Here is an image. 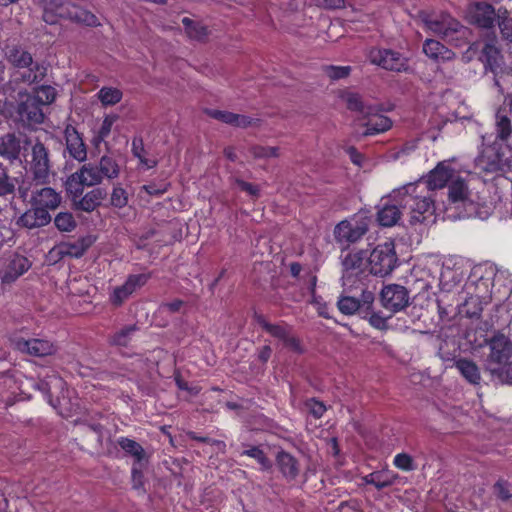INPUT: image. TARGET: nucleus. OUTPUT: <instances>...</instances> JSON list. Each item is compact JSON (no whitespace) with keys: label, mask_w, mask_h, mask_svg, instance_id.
<instances>
[{"label":"nucleus","mask_w":512,"mask_h":512,"mask_svg":"<svg viewBox=\"0 0 512 512\" xmlns=\"http://www.w3.org/2000/svg\"><path fill=\"white\" fill-rule=\"evenodd\" d=\"M393 200L409 216L410 224L422 223L426 214L431 215L434 210V201L422 182L409 183L393 191Z\"/></svg>","instance_id":"obj_1"},{"label":"nucleus","mask_w":512,"mask_h":512,"mask_svg":"<svg viewBox=\"0 0 512 512\" xmlns=\"http://www.w3.org/2000/svg\"><path fill=\"white\" fill-rule=\"evenodd\" d=\"M489 354L485 360V370L492 378L502 383L512 384V342L502 333L494 334L486 341Z\"/></svg>","instance_id":"obj_2"},{"label":"nucleus","mask_w":512,"mask_h":512,"mask_svg":"<svg viewBox=\"0 0 512 512\" xmlns=\"http://www.w3.org/2000/svg\"><path fill=\"white\" fill-rule=\"evenodd\" d=\"M419 18L431 33L456 47H462L469 42L470 29L447 13L435 14L421 11Z\"/></svg>","instance_id":"obj_3"},{"label":"nucleus","mask_w":512,"mask_h":512,"mask_svg":"<svg viewBox=\"0 0 512 512\" xmlns=\"http://www.w3.org/2000/svg\"><path fill=\"white\" fill-rule=\"evenodd\" d=\"M28 149L25 151L27 173L36 186L49 183L52 174V160L49 148L38 138L25 137Z\"/></svg>","instance_id":"obj_4"},{"label":"nucleus","mask_w":512,"mask_h":512,"mask_svg":"<svg viewBox=\"0 0 512 512\" xmlns=\"http://www.w3.org/2000/svg\"><path fill=\"white\" fill-rule=\"evenodd\" d=\"M7 61L17 69L15 77L17 81L26 84L41 82L46 75V67L33 60L30 52L20 45H7L5 48Z\"/></svg>","instance_id":"obj_5"},{"label":"nucleus","mask_w":512,"mask_h":512,"mask_svg":"<svg viewBox=\"0 0 512 512\" xmlns=\"http://www.w3.org/2000/svg\"><path fill=\"white\" fill-rule=\"evenodd\" d=\"M482 140V149L475 159V164L480 170L495 173L512 167L509 146L499 141H490L486 136H483Z\"/></svg>","instance_id":"obj_6"},{"label":"nucleus","mask_w":512,"mask_h":512,"mask_svg":"<svg viewBox=\"0 0 512 512\" xmlns=\"http://www.w3.org/2000/svg\"><path fill=\"white\" fill-rule=\"evenodd\" d=\"M480 60L484 65L485 73H491L494 85L502 89V82L508 74L503 55L497 46V39L486 40L481 51Z\"/></svg>","instance_id":"obj_7"},{"label":"nucleus","mask_w":512,"mask_h":512,"mask_svg":"<svg viewBox=\"0 0 512 512\" xmlns=\"http://www.w3.org/2000/svg\"><path fill=\"white\" fill-rule=\"evenodd\" d=\"M368 260L369 272L375 276L389 275L397 265V256L392 242H386L375 247Z\"/></svg>","instance_id":"obj_8"},{"label":"nucleus","mask_w":512,"mask_h":512,"mask_svg":"<svg viewBox=\"0 0 512 512\" xmlns=\"http://www.w3.org/2000/svg\"><path fill=\"white\" fill-rule=\"evenodd\" d=\"M102 181L96 164L87 163L67 178L65 186L72 198H77L83 194L84 187H93Z\"/></svg>","instance_id":"obj_9"},{"label":"nucleus","mask_w":512,"mask_h":512,"mask_svg":"<svg viewBox=\"0 0 512 512\" xmlns=\"http://www.w3.org/2000/svg\"><path fill=\"white\" fill-rule=\"evenodd\" d=\"M341 264L343 286L352 287L367 276L368 260L363 250L347 253Z\"/></svg>","instance_id":"obj_10"},{"label":"nucleus","mask_w":512,"mask_h":512,"mask_svg":"<svg viewBox=\"0 0 512 512\" xmlns=\"http://www.w3.org/2000/svg\"><path fill=\"white\" fill-rule=\"evenodd\" d=\"M368 59L371 64L389 71L402 72L408 69L407 58L392 49L372 48L368 52Z\"/></svg>","instance_id":"obj_11"},{"label":"nucleus","mask_w":512,"mask_h":512,"mask_svg":"<svg viewBox=\"0 0 512 512\" xmlns=\"http://www.w3.org/2000/svg\"><path fill=\"white\" fill-rule=\"evenodd\" d=\"M254 319L267 333L280 340L291 351H302L299 340L292 334L290 326L284 323H270L263 315L255 313Z\"/></svg>","instance_id":"obj_12"},{"label":"nucleus","mask_w":512,"mask_h":512,"mask_svg":"<svg viewBox=\"0 0 512 512\" xmlns=\"http://www.w3.org/2000/svg\"><path fill=\"white\" fill-rule=\"evenodd\" d=\"M10 342L15 350L35 357L50 356L57 351L56 346L45 339L34 338L26 340L22 337H12Z\"/></svg>","instance_id":"obj_13"},{"label":"nucleus","mask_w":512,"mask_h":512,"mask_svg":"<svg viewBox=\"0 0 512 512\" xmlns=\"http://www.w3.org/2000/svg\"><path fill=\"white\" fill-rule=\"evenodd\" d=\"M410 296L406 287L399 284H389L382 288L381 303L391 312H399L409 305Z\"/></svg>","instance_id":"obj_14"},{"label":"nucleus","mask_w":512,"mask_h":512,"mask_svg":"<svg viewBox=\"0 0 512 512\" xmlns=\"http://www.w3.org/2000/svg\"><path fill=\"white\" fill-rule=\"evenodd\" d=\"M469 22L484 29L494 27L495 22L499 25V10L486 2L473 4L468 10Z\"/></svg>","instance_id":"obj_15"},{"label":"nucleus","mask_w":512,"mask_h":512,"mask_svg":"<svg viewBox=\"0 0 512 512\" xmlns=\"http://www.w3.org/2000/svg\"><path fill=\"white\" fill-rule=\"evenodd\" d=\"M368 231V225L364 221L351 223L347 220L338 223L334 229L335 240L342 245L359 241Z\"/></svg>","instance_id":"obj_16"},{"label":"nucleus","mask_w":512,"mask_h":512,"mask_svg":"<svg viewBox=\"0 0 512 512\" xmlns=\"http://www.w3.org/2000/svg\"><path fill=\"white\" fill-rule=\"evenodd\" d=\"M453 178L454 170L448 165L446 161H443L439 162L436 167L419 182L423 183V186L426 190L434 191L445 187L448 181H452Z\"/></svg>","instance_id":"obj_17"},{"label":"nucleus","mask_w":512,"mask_h":512,"mask_svg":"<svg viewBox=\"0 0 512 512\" xmlns=\"http://www.w3.org/2000/svg\"><path fill=\"white\" fill-rule=\"evenodd\" d=\"M40 188H33L30 195V204L46 209L50 213L51 210H56L62 201L60 193L56 192L53 188L41 185Z\"/></svg>","instance_id":"obj_18"},{"label":"nucleus","mask_w":512,"mask_h":512,"mask_svg":"<svg viewBox=\"0 0 512 512\" xmlns=\"http://www.w3.org/2000/svg\"><path fill=\"white\" fill-rule=\"evenodd\" d=\"M25 137H17L14 133H7L0 137V156L13 163L20 158L21 151L28 149Z\"/></svg>","instance_id":"obj_19"},{"label":"nucleus","mask_w":512,"mask_h":512,"mask_svg":"<svg viewBox=\"0 0 512 512\" xmlns=\"http://www.w3.org/2000/svg\"><path fill=\"white\" fill-rule=\"evenodd\" d=\"M52 221L48 210L31 205L16 221V225L29 230L47 226Z\"/></svg>","instance_id":"obj_20"},{"label":"nucleus","mask_w":512,"mask_h":512,"mask_svg":"<svg viewBox=\"0 0 512 512\" xmlns=\"http://www.w3.org/2000/svg\"><path fill=\"white\" fill-rule=\"evenodd\" d=\"M66 142V151L70 157L78 162H84L87 159V149L82 136L75 127L68 125L64 130Z\"/></svg>","instance_id":"obj_21"},{"label":"nucleus","mask_w":512,"mask_h":512,"mask_svg":"<svg viewBox=\"0 0 512 512\" xmlns=\"http://www.w3.org/2000/svg\"><path fill=\"white\" fill-rule=\"evenodd\" d=\"M31 266L30 261L22 256L13 255L6 267L1 272V280L5 284H11L23 275Z\"/></svg>","instance_id":"obj_22"},{"label":"nucleus","mask_w":512,"mask_h":512,"mask_svg":"<svg viewBox=\"0 0 512 512\" xmlns=\"http://www.w3.org/2000/svg\"><path fill=\"white\" fill-rule=\"evenodd\" d=\"M405 214L402 207L393 200V193L390 195V201L384 203L377 212V220L381 226L392 227L398 223L401 215Z\"/></svg>","instance_id":"obj_23"},{"label":"nucleus","mask_w":512,"mask_h":512,"mask_svg":"<svg viewBox=\"0 0 512 512\" xmlns=\"http://www.w3.org/2000/svg\"><path fill=\"white\" fill-rule=\"evenodd\" d=\"M42 107L43 106L37 102V99L28 96L26 100L19 105L18 112L21 119L26 121L29 125L40 124L44 120Z\"/></svg>","instance_id":"obj_24"},{"label":"nucleus","mask_w":512,"mask_h":512,"mask_svg":"<svg viewBox=\"0 0 512 512\" xmlns=\"http://www.w3.org/2000/svg\"><path fill=\"white\" fill-rule=\"evenodd\" d=\"M276 465L282 476L289 481L296 479L299 475V461L292 454L284 450L277 453Z\"/></svg>","instance_id":"obj_25"},{"label":"nucleus","mask_w":512,"mask_h":512,"mask_svg":"<svg viewBox=\"0 0 512 512\" xmlns=\"http://www.w3.org/2000/svg\"><path fill=\"white\" fill-rule=\"evenodd\" d=\"M106 197V191L102 188H95L87 192L85 195L73 198L74 205L77 210L84 212H92L100 206Z\"/></svg>","instance_id":"obj_26"},{"label":"nucleus","mask_w":512,"mask_h":512,"mask_svg":"<svg viewBox=\"0 0 512 512\" xmlns=\"http://www.w3.org/2000/svg\"><path fill=\"white\" fill-rule=\"evenodd\" d=\"M379 109L374 106V115L364 116L365 131L363 136H371L388 131L392 127V120L384 115L378 114Z\"/></svg>","instance_id":"obj_27"},{"label":"nucleus","mask_w":512,"mask_h":512,"mask_svg":"<svg viewBox=\"0 0 512 512\" xmlns=\"http://www.w3.org/2000/svg\"><path fill=\"white\" fill-rule=\"evenodd\" d=\"M423 52L427 57L435 61L446 62L451 61L456 57L452 50L435 39H426L424 41Z\"/></svg>","instance_id":"obj_28"},{"label":"nucleus","mask_w":512,"mask_h":512,"mask_svg":"<svg viewBox=\"0 0 512 512\" xmlns=\"http://www.w3.org/2000/svg\"><path fill=\"white\" fill-rule=\"evenodd\" d=\"M494 141L507 142L512 136V121L504 109H498L494 119Z\"/></svg>","instance_id":"obj_29"},{"label":"nucleus","mask_w":512,"mask_h":512,"mask_svg":"<svg viewBox=\"0 0 512 512\" xmlns=\"http://www.w3.org/2000/svg\"><path fill=\"white\" fill-rule=\"evenodd\" d=\"M120 448L129 456L134 458L133 464H139V466H145L148 463V455L144 448L135 440L120 437L117 440Z\"/></svg>","instance_id":"obj_30"},{"label":"nucleus","mask_w":512,"mask_h":512,"mask_svg":"<svg viewBox=\"0 0 512 512\" xmlns=\"http://www.w3.org/2000/svg\"><path fill=\"white\" fill-rule=\"evenodd\" d=\"M341 98L346 103L348 110L357 112L364 116L374 115V106L364 103L362 96L352 91H345L342 93Z\"/></svg>","instance_id":"obj_31"},{"label":"nucleus","mask_w":512,"mask_h":512,"mask_svg":"<svg viewBox=\"0 0 512 512\" xmlns=\"http://www.w3.org/2000/svg\"><path fill=\"white\" fill-rule=\"evenodd\" d=\"M89 244L84 239H79L76 242H63L53 248L52 252L56 253L60 258L69 256L80 258L88 249Z\"/></svg>","instance_id":"obj_32"},{"label":"nucleus","mask_w":512,"mask_h":512,"mask_svg":"<svg viewBox=\"0 0 512 512\" xmlns=\"http://www.w3.org/2000/svg\"><path fill=\"white\" fill-rule=\"evenodd\" d=\"M449 200L453 203H464L470 197V191L467 183L460 177H454L449 185Z\"/></svg>","instance_id":"obj_33"},{"label":"nucleus","mask_w":512,"mask_h":512,"mask_svg":"<svg viewBox=\"0 0 512 512\" xmlns=\"http://www.w3.org/2000/svg\"><path fill=\"white\" fill-rule=\"evenodd\" d=\"M182 24L187 36L196 41H204L208 37V28L201 22L194 21L188 17L182 19Z\"/></svg>","instance_id":"obj_34"},{"label":"nucleus","mask_w":512,"mask_h":512,"mask_svg":"<svg viewBox=\"0 0 512 512\" xmlns=\"http://www.w3.org/2000/svg\"><path fill=\"white\" fill-rule=\"evenodd\" d=\"M96 166L102 179L113 180L120 174V167L117 161L110 156L103 155Z\"/></svg>","instance_id":"obj_35"},{"label":"nucleus","mask_w":512,"mask_h":512,"mask_svg":"<svg viewBox=\"0 0 512 512\" xmlns=\"http://www.w3.org/2000/svg\"><path fill=\"white\" fill-rule=\"evenodd\" d=\"M456 368L468 382L471 384H479L481 376L476 363L467 359H459L456 362Z\"/></svg>","instance_id":"obj_36"},{"label":"nucleus","mask_w":512,"mask_h":512,"mask_svg":"<svg viewBox=\"0 0 512 512\" xmlns=\"http://www.w3.org/2000/svg\"><path fill=\"white\" fill-rule=\"evenodd\" d=\"M72 9V22L77 24H82L89 27H98L101 25L100 21L92 12L83 9L82 7L75 4V7H71Z\"/></svg>","instance_id":"obj_37"},{"label":"nucleus","mask_w":512,"mask_h":512,"mask_svg":"<svg viewBox=\"0 0 512 512\" xmlns=\"http://www.w3.org/2000/svg\"><path fill=\"white\" fill-rule=\"evenodd\" d=\"M137 329L138 328L136 325L126 326L113 334L110 337L109 342L115 346L127 347L130 344L132 336L137 331Z\"/></svg>","instance_id":"obj_38"},{"label":"nucleus","mask_w":512,"mask_h":512,"mask_svg":"<svg viewBox=\"0 0 512 512\" xmlns=\"http://www.w3.org/2000/svg\"><path fill=\"white\" fill-rule=\"evenodd\" d=\"M97 96L104 106H112L121 101L123 94L118 88L102 87Z\"/></svg>","instance_id":"obj_39"},{"label":"nucleus","mask_w":512,"mask_h":512,"mask_svg":"<svg viewBox=\"0 0 512 512\" xmlns=\"http://www.w3.org/2000/svg\"><path fill=\"white\" fill-rule=\"evenodd\" d=\"M240 455L255 459L261 466L262 470H269L272 467V462L259 446H248V448L243 450Z\"/></svg>","instance_id":"obj_40"},{"label":"nucleus","mask_w":512,"mask_h":512,"mask_svg":"<svg viewBox=\"0 0 512 512\" xmlns=\"http://www.w3.org/2000/svg\"><path fill=\"white\" fill-rule=\"evenodd\" d=\"M16 189V180L12 178L6 167L0 164V197L13 195Z\"/></svg>","instance_id":"obj_41"},{"label":"nucleus","mask_w":512,"mask_h":512,"mask_svg":"<svg viewBox=\"0 0 512 512\" xmlns=\"http://www.w3.org/2000/svg\"><path fill=\"white\" fill-rule=\"evenodd\" d=\"M56 228L61 232H71L76 226V220L70 212H60L54 218Z\"/></svg>","instance_id":"obj_42"},{"label":"nucleus","mask_w":512,"mask_h":512,"mask_svg":"<svg viewBox=\"0 0 512 512\" xmlns=\"http://www.w3.org/2000/svg\"><path fill=\"white\" fill-rule=\"evenodd\" d=\"M482 310V301L479 296H470L463 303L462 311L469 318L480 317Z\"/></svg>","instance_id":"obj_43"},{"label":"nucleus","mask_w":512,"mask_h":512,"mask_svg":"<svg viewBox=\"0 0 512 512\" xmlns=\"http://www.w3.org/2000/svg\"><path fill=\"white\" fill-rule=\"evenodd\" d=\"M337 307L345 315L360 314V301L351 296H341L337 301Z\"/></svg>","instance_id":"obj_44"},{"label":"nucleus","mask_w":512,"mask_h":512,"mask_svg":"<svg viewBox=\"0 0 512 512\" xmlns=\"http://www.w3.org/2000/svg\"><path fill=\"white\" fill-rule=\"evenodd\" d=\"M499 29L502 39L512 43V18L506 9H499Z\"/></svg>","instance_id":"obj_45"},{"label":"nucleus","mask_w":512,"mask_h":512,"mask_svg":"<svg viewBox=\"0 0 512 512\" xmlns=\"http://www.w3.org/2000/svg\"><path fill=\"white\" fill-rule=\"evenodd\" d=\"M150 278L149 274H134L130 275L125 283L121 285L123 289L128 293V295H132L138 288L144 286L148 279Z\"/></svg>","instance_id":"obj_46"},{"label":"nucleus","mask_w":512,"mask_h":512,"mask_svg":"<svg viewBox=\"0 0 512 512\" xmlns=\"http://www.w3.org/2000/svg\"><path fill=\"white\" fill-rule=\"evenodd\" d=\"M150 278L149 274H134L130 275L125 283L121 285L123 289L128 293V295H132L138 288L144 286L148 279Z\"/></svg>","instance_id":"obj_47"},{"label":"nucleus","mask_w":512,"mask_h":512,"mask_svg":"<svg viewBox=\"0 0 512 512\" xmlns=\"http://www.w3.org/2000/svg\"><path fill=\"white\" fill-rule=\"evenodd\" d=\"M55 96V89L51 86H42L36 90L34 95H30V97L37 99V102L42 106L52 103L55 99Z\"/></svg>","instance_id":"obj_48"},{"label":"nucleus","mask_w":512,"mask_h":512,"mask_svg":"<svg viewBox=\"0 0 512 512\" xmlns=\"http://www.w3.org/2000/svg\"><path fill=\"white\" fill-rule=\"evenodd\" d=\"M323 71L331 80H339L350 75L351 67L328 65L323 67Z\"/></svg>","instance_id":"obj_49"},{"label":"nucleus","mask_w":512,"mask_h":512,"mask_svg":"<svg viewBox=\"0 0 512 512\" xmlns=\"http://www.w3.org/2000/svg\"><path fill=\"white\" fill-rule=\"evenodd\" d=\"M111 205L116 208H123L128 203V194L124 188H122L120 185L114 186L111 198H110Z\"/></svg>","instance_id":"obj_50"},{"label":"nucleus","mask_w":512,"mask_h":512,"mask_svg":"<svg viewBox=\"0 0 512 512\" xmlns=\"http://www.w3.org/2000/svg\"><path fill=\"white\" fill-rule=\"evenodd\" d=\"M117 119L118 116L115 114H110L104 117L96 137L97 141H103L109 136L112 130V126L117 121Z\"/></svg>","instance_id":"obj_51"},{"label":"nucleus","mask_w":512,"mask_h":512,"mask_svg":"<svg viewBox=\"0 0 512 512\" xmlns=\"http://www.w3.org/2000/svg\"><path fill=\"white\" fill-rule=\"evenodd\" d=\"M393 464L400 470L412 471L416 469L413 458L407 453H399L394 457Z\"/></svg>","instance_id":"obj_52"},{"label":"nucleus","mask_w":512,"mask_h":512,"mask_svg":"<svg viewBox=\"0 0 512 512\" xmlns=\"http://www.w3.org/2000/svg\"><path fill=\"white\" fill-rule=\"evenodd\" d=\"M494 493L502 501H508L512 498V487L504 480H499L494 484Z\"/></svg>","instance_id":"obj_53"},{"label":"nucleus","mask_w":512,"mask_h":512,"mask_svg":"<svg viewBox=\"0 0 512 512\" xmlns=\"http://www.w3.org/2000/svg\"><path fill=\"white\" fill-rule=\"evenodd\" d=\"M378 478L376 482V489L382 490L386 487L392 486L399 478L397 474L388 471H378Z\"/></svg>","instance_id":"obj_54"},{"label":"nucleus","mask_w":512,"mask_h":512,"mask_svg":"<svg viewBox=\"0 0 512 512\" xmlns=\"http://www.w3.org/2000/svg\"><path fill=\"white\" fill-rule=\"evenodd\" d=\"M53 6L55 8V14L62 19L71 20L72 17V9L71 7H75V4L70 1H63L57 3L53 1Z\"/></svg>","instance_id":"obj_55"},{"label":"nucleus","mask_w":512,"mask_h":512,"mask_svg":"<svg viewBox=\"0 0 512 512\" xmlns=\"http://www.w3.org/2000/svg\"><path fill=\"white\" fill-rule=\"evenodd\" d=\"M63 381L57 375L53 374L47 378V380H41L37 384V388L42 391L45 395L50 398L51 386H59L61 387Z\"/></svg>","instance_id":"obj_56"},{"label":"nucleus","mask_w":512,"mask_h":512,"mask_svg":"<svg viewBox=\"0 0 512 512\" xmlns=\"http://www.w3.org/2000/svg\"><path fill=\"white\" fill-rule=\"evenodd\" d=\"M360 301V315L362 318H366L374 302V294L370 291H363Z\"/></svg>","instance_id":"obj_57"},{"label":"nucleus","mask_w":512,"mask_h":512,"mask_svg":"<svg viewBox=\"0 0 512 512\" xmlns=\"http://www.w3.org/2000/svg\"><path fill=\"white\" fill-rule=\"evenodd\" d=\"M143 467L144 466H139V464H133L132 466V486L135 490H144V475L142 472Z\"/></svg>","instance_id":"obj_58"},{"label":"nucleus","mask_w":512,"mask_h":512,"mask_svg":"<svg viewBox=\"0 0 512 512\" xmlns=\"http://www.w3.org/2000/svg\"><path fill=\"white\" fill-rule=\"evenodd\" d=\"M207 114L214 119L233 126L235 113L221 110H208Z\"/></svg>","instance_id":"obj_59"},{"label":"nucleus","mask_w":512,"mask_h":512,"mask_svg":"<svg viewBox=\"0 0 512 512\" xmlns=\"http://www.w3.org/2000/svg\"><path fill=\"white\" fill-rule=\"evenodd\" d=\"M258 123H259V119L251 118L246 115L235 113V119H234L233 126L238 127V128H248V127L256 126V125H258Z\"/></svg>","instance_id":"obj_60"},{"label":"nucleus","mask_w":512,"mask_h":512,"mask_svg":"<svg viewBox=\"0 0 512 512\" xmlns=\"http://www.w3.org/2000/svg\"><path fill=\"white\" fill-rule=\"evenodd\" d=\"M366 318H368L369 323L374 328L379 330L387 329V318L383 317L380 313H376L370 310V313H368Z\"/></svg>","instance_id":"obj_61"},{"label":"nucleus","mask_w":512,"mask_h":512,"mask_svg":"<svg viewBox=\"0 0 512 512\" xmlns=\"http://www.w3.org/2000/svg\"><path fill=\"white\" fill-rule=\"evenodd\" d=\"M306 406L308 407L310 414L315 418H321L326 411L325 405L315 399L308 400Z\"/></svg>","instance_id":"obj_62"},{"label":"nucleus","mask_w":512,"mask_h":512,"mask_svg":"<svg viewBox=\"0 0 512 512\" xmlns=\"http://www.w3.org/2000/svg\"><path fill=\"white\" fill-rule=\"evenodd\" d=\"M185 306V302L180 299H174L171 302L162 303L160 305V310L162 312H169V313H179L181 312L182 308Z\"/></svg>","instance_id":"obj_63"},{"label":"nucleus","mask_w":512,"mask_h":512,"mask_svg":"<svg viewBox=\"0 0 512 512\" xmlns=\"http://www.w3.org/2000/svg\"><path fill=\"white\" fill-rule=\"evenodd\" d=\"M234 183L244 192L249 194L252 197L257 198L259 196V188L256 185H253L249 182H246L242 179L236 178Z\"/></svg>","instance_id":"obj_64"}]
</instances>
